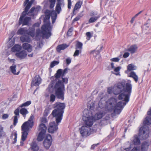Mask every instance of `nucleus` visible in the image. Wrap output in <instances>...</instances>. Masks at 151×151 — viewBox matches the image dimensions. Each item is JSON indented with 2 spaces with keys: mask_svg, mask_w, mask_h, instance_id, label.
Listing matches in <instances>:
<instances>
[{
  "mask_svg": "<svg viewBox=\"0 0 151 151\" xmlns=\"http://www.w3.org/2000/svg\"><path fill=\"white\" fill-rule=\"evenodd\" d=\"M88 106L89 109H85L83 114L82 119L85 125L81 127L79 130L81 134L83 137H87L91 134L93 130L91 129L90 127L92 126L94 121V111L93 106Z\"/></svg>",
  "mask_w": 151,
  "mask_h": 151,
  "instance_id": "1",
  "label": "nucleus"
},
{
  "mask_svg": "<svg viewBox=\"0 0 151 151\" xmlns=\"http://www.w3.org/2000/svg\"><path fill=\"white\" fill-rule=\"evenodd\" d=\"M62 70L59 69L57 71L55 76L51 77V81L47 89L50 93L55 91L56 97L63 100L65 91V86L62 83V81L59 79L61 76L62 77Z\"/></svg>",
  "mask_w": 151,
  "mask_h": 151,
  "instance_id": "2",
  "label": "nucleus"
},
{
  "mask_svg": "<svg viewBox=\"0 0 151 151\" xmlns=\"http://www.w3.org/2000/svg\"><path fill=\"white\" fill-rule=\"evenodd\" d=\"M130 83L126 82L125 80L118 82L115 84L113 88V93L115 95H118V99L121 100L126 98V100H129L130 96L132 91V85Z\"/></svg>",
  "mask_w": 151,
  "mask_h": 151,
  "instance_id": "3",
  "label": "nucleus"
},
{
  "mask_svg": "<svg viewBox=\"0 0 151 151\" xmlns=\"http://www.w3.org/2000/svg\"><path fill=\"white\" fill-rule=\"evenodd\" d=\"M65 107L64 104H57L55 107L54 109L52 111V114L55 118L57 125H56L54 122L49 124L48 129V132L49 133H53L58 129L57 125L62 119L64 109Z\"/></svg>",
  "mask_w": 151,
  "mask_h": 151,
  "instance_id": "4",
  "label": "nucleus"
},
{
  "mask_svg": "<svg viewBox=\"0 0 151 151\" xmlns=\"http://www.w3.org/2000/svg\"><path fill=\"white\" fill-rule=\"evenodd\" d=\"M50 15L51 16V12L50 14L45 15L44 20V24L42 27L41 30L39 29L36 30V38L39 36H41V35L43 37L46 39L48 38L51 36L52 27L50 26L49 21Z\"/></svg>",
  "mask_w": 151,
  "mask_h": 151,
  "instance_id": "5",
  "label": "nucleus"
},
{
  "mask_svg": "<svg viewBox=\"0 0 151 151\" xmlns=\"http://www.w3.org/2000/svg\"><path fill=\"white\" fill-rule=\"evenodd\" d=\"M144 125L141 127L139 131V136L142 139H145L149 137V129L147 125L151 124V117H147L143 122Z\"/></svg>",
  "mask_w": 151,
  "mask_h": 151,
  "instance_id": "6",
  "label": "nucleus"
},
{
  "mask_svg": "<svg viewBox=\"0 0 151 151\" xmlns=\"http://www.w3.org/2000/svg\"><path fill=\"white\" fill-rule=\"evenodd\" d=\"M34 117L31 115L28 120L24 123L22 125L21 128L22 130V140L25 141L28 135V132L30 128H32L33 125V120Z\"/></svg>",
  "mask_w": 151,
  "mask_h": 151,
  "instance_id": "7",
  "label": "nucleus"
},
{
  "mask_svg": "<svg viewBox=\"0 0 151 151\" xmlns=\"http://www.w3.org/2000/svg\"><path fill=\"white\" fill-rule=\"evenodd\" d=\"M57 2L55 7V11H52L51 12L52 23L53 24L55 22L57 17V14L60 13L62 11V8L65 5L64 0H57Z\"/></svg>",
  "mask_w": 151,
  "mask_h": 151,
  "instance_id": "8",
  "label": "nucleus"
},
{
  "mask_svg": "<svg viewBox=\"0 0 151 151\" xmlns=\"http://www.w3.org/2000/svg\"><path fill=\"white\" fill-rule=\"evenodd\" d=\"M106 106L109 108L108 109L109 111L113 112L112 115H114L113 114H119L122 111L123 108L126 104H107Z\"/></svg>",
  "mask_w": 151,
  "mask_h": 151,
  "instance_id": "9",
  "label": "nucleus"
},
{
  "mask_svg": "<svg viewBox=\"0 0 151 151\" xmlns=\"http://www.w3.org/2000/svg\"><path fill=\"white\" fill-rule=\"evenodd\" d=\"M46 129L47 127L45 124L41 123L39 125L38 127V130L40 132L37 137L38 141H40L43 139Z\"/></svg>",
  "mask_w": 151,
  "mask_h": 151,
  "instance_id": "10",
  "label": "nucleus"
},
{
  "mask_svg": "<svg viewBox=\"0 0 151 151\" xmlns=\"http://www.w3.org/2000/svg\"><path fill=\"white\" fill-rule=\"evenodd\" d=\"M131 141L132 144H131L129 147L124 149V150L127 151H130L131 148L133 147V145H138L140 144V139L137 135H135L131 139Z\"/></svg>",
  "mask_w": 151,
  "mask_h": 151,
  "instance_id": "11",
  "label": "nucleus"
},
{
  "mask_svg": "<svg viewBox=\"0 0 151 151\" xmlns=\"http://www.w3.org/2000/svg\"><path fill=\"white\" fill-rule=\"evenodd\" d=\"M117 102V99L116 98L112 97L108 99L107 101L105 102V104H127L129 100H126V98L124 97V99Z\"/></svg>",
  "mask_w": 151,
  "mask_h": 151,
  "instance_id": "12",
  "label": "nucleus"
},
{
  "mask_svg": "<svg viewBox=\"0 0 151 151\" xmlns=\"http://www.w3.org/2000/svg\"><path fill=\"white\" fill-rule=\"evenodd\" d=\"M52 138L51 135L47 134L46 136V139L44 140L43 144L44 147L46 149L48 148L51 144Z\"/></svg>",
  "mask_w": 151,
  "mask_h": 151,
  "instance_id": "13",
  "label": "nucleus"
},
{
  "mask_svg": "<svg viewBox=\"0 0 151 151\" xmlns=\"http://www.w3.org/2000/svg\"><path fill=\"white\" fill-rule=\"evenodd\" d=\"M103 47V44H101L100 46L98 45L97 47L96 48V50H95V53L96 55L95 56V58H96L97 60H101V57L100 52H101L102 49Z\"/></svg>",
  "mask_w": 151,
  "mask_h": 151,
  "instance_id": "14",
  "label": "nucleus"
},
{
  "mask_svg": "<svg viewBox=\"0 0 151 151\" xmlns=\"http://www.w3.org/2000/svg\"><path fill=\"white\" fill-rule=\"evenodd\" d=\"M38 24L36 23L35 24L31 27H29V29L27 30V34L30 35L32 37H33L35 35V27L36 26L38 27L39 26Z\"/></svg>",
  "mask_w": 151,
  "mask_h": 151,
  "instance_id": "15",
  "label": "nucleus"
},
{
  "mask_svg": "<svg viewBox=\"0 0 151 151\" xmlns=\"http://www.w3.org/2000/svg\"><path fill=\"white\" fill-rule=\"evenodd\" d=\"M42 79L38 75H36L33 79L31 85L35 86H38L41 83Z\"/></svg>",
  "mask_w": 151,
  "mask_h": 151,
  "instance_id": "16",
  "label": "nucleus"
},
{
  "mask_svg": "<svg viewBox=\"0 0 151 151\" xmlns=\"http://www.w3.org/2000/svg\"><path fill=\"white\" fill-rule=\"evenodd\" d=\"M40 6H38L36 7H32L29 12H28L27 15L32 17H34L35 12H37L40 10Z\"/></svg>",
  "mask_w": 151,
  "mask_h": 151,
  "instance_id": "17",
  "label": "nucleus"
},
{
  "mask_svg": "<svg viewBox=\"0 0 151 151\" xmlns=\"http://www.w3.org/2000/svg\"><path fill=\"white\" fill-rule=\"evenodd\" d=\"M31 19L30 17H26L24 18L21 20L19 19V24H22V25H28Z\"/></svg>",
  "mask_w": 151,
  "mask_h": 151,
  "instance_id": "18",
  "label": "nucleus"
},
{
  "mask_svg": "<svg viewBox=\"0 0 151 151\" xmlns=\"http://www.w3.org/2000/svg\"><path fill=\"white\" fill-rule=\"evenodd\" d=\"M15 55L19 58L22 59L26 58L27 55V54L26 51L23 50L17 52Z\"/></svg>",
  "mask_w": 151,
  "mask_h": 151,
  "instance_id": "19",
  "label": "nucleus"
},
{
  "mask_svg": "<svg viewBox=\"0 0 151 151\" xmlns=\"http://www.w3.org/2000/svg\"><path fill=\"white\" fill-rule=\"evenodd\" d=\"M138 48L137 45L136 44L132 45L129 48L125 49V50L130 52L131 54L134 53Z\"/></svg>",
  "mask_w": 151,
  "mask_h": 151,
  "instance_id": "20",
  "label": "nucleus"
},
{
  "mask_svg": "<svg viewBox=\"0 0 151 151\" xmlns=\"http://www.w3.org/2000/svg\"><path fill=\"white\" fill-rule=\"evenodd\" d=\"M19 107L17 108L14 111V113L15 115L14 117L13 120V124L14 126H15L17 122L18 117L19 115Z\"/></svg>",
  "mask_w": 151,
  "mask_h": 151,
  "instance_id": "21",
  "label": "nucleus"
},
{
  "mask_svg": "<svg viewBox=\"0 0 151 151\" xmlns=\"http://www.w3.org/2000/svg\"><path fill=\"white\" fill-rule=\"evenodd\" d=\"M149 145V143L147 141L143 142L141 145L142 151H147L148 149Z\"/></svg>",
  "mask_w": 151,
  "mask_h": 151,
  "instance_id": "22",
  "label": "nucleus"
},
{
  "mask_svg": "<svg viewBox=\"0 0 151 151\" xmlns=\"http://www.w3.org/2000/svg\"><path fill=\"white\" fill-rule=\"evenodd\" d=\"M22 47L23 49L27 50L29 52H30L32 50V46L28 43H23Z\"/></svg>",
  "mask_w": 151,
  "mask_h": 151,
  "instance_id": "23",
  "label": "nucleus"
},
{
  "mask_svg": "<svg viewBox=\"0 0 151 151\" xmlns=\"http://www.w3.org/2000/svg\"><path fill=\"white\" fill-rule=\"evenodd\" d=\"M68 46V45L65 44H63L58 45L56 48V50L58 52H60L61 50H64Z\"/></svg>",
  "mask_w": 151,
  "mask_h": 151,
  "instance_id": "24",
  "label": "nucleus"
},
{
  "mask_svg": "<svg viewBox=\"0 0 151 151\" xmlns=\"http://www.w3.org/2000/svg\"><path fill=\"white\" fill-rule=\"evenodd\" d=\"M129 76L133 78L136 82H137L138 80V77L134 71H131L129 73Z\"/></svg>",
  "mask_w": 151,
  "mask_h": 151,
  "instance_id": "25",
  "label": "nucleus"
},
{
  "mask_svg": "<svg viewBox=\"0 0 151 151\" xmlns=\"http://www.w3.org/2000/svg\"><path fill=\"white\" fill-rule=\"evenodd\" d=\"M30 148L32 151H37L39 149V147L36 142H33L31 145Z\"/></svg>",
  "mask_w": 151,
  "mask_h": 151,
  "instance_id": "26",
  "label": "nucleus"
},
{
  "mask_svg": "<svg viewBox=\"0 0 151 151\" xmlns=\"http://www.w3.org/2000/svg\"><path fill=\"white\" fill-rule=\"evenodd\" d=\"M29 9V8H28V7L27 8V6H26L24 9V11L22 12L20 17L19 19H20V20H22V19L24 18V17L27 15V12Z\"/></svg>",
  "mask_w": 151,
  "mask_h": 151,
  "instance_id": "27",
  "label": "nucleus"
},
{
  "mask_svg": "<svg viewBox=\"0 0 151 151\" xmlns=\"http://www.w3.org/2000/svg\"><path fill=\"white\" fill-rule=\"evenodd\" d=\"M22 49L21 46L19 45H15L11 48V50L13 52L19 51Z\"/></svg>",
  "mask_w": 151,
  "mask_h": 151,
  "instance_id": "28",
  "label": "nucleus"
},
{
  "mask_svg": "<svg viewBox=\"0 0 151 151\" xmlns=\"http://www.w3.org/2000/svg\"><path fill=\"white\" fill-rule=\"evenodd\" d=\"M20 40L22 42H29L30 41V38L27 36L22 35L21 37Z\"/></svg>",
  "mask_w": 151,
  "mask_h": 151,
  "instance_id": "29",
  "label": "nucleus"
},
{
  "mask_svg": "<svg viewBox=\"0 0 151 151\" xmlns=\"http://www.w3.org/2000/svg\"><path fill=\"white\" fill-rule=\"evenodd\" d=\"M82 4V2L81 1H78L75 4L73 10V13H74V12L78 9H80Z\"/></svg>",
  "mask_w": 151,
  "mask_h": 151,
  "instance_id": "30",
  "label": "nucleus"
},
{
  "mask_svg": "<svg viewBox=\"0 0 151 151\" xmlns=\"http://www.w3.org/2000/svg\"><path fill=\"white\" fill-rule=\"evenodd\" d=\"M16 65H12L10 66V69L12 73L15 75H18L19 73V71L16 73Z\"/></svg>",
  "mask_w": 151,
  "mask_h": 151,
  "instance_id": "31",
  "label": "nucleus"
},
{
  "mask_svg": "<svg viewBox=\"0 0 151 151\" xmlns=\"http://www.w3.org/2000/svg\"><path fill=\"white\" fill-rule=\"evenodd\" d=\"M17 34L19 35L27 34V30H26L24 28H22L19 29L17 31Z\"/></svg>",
  "mask_w": 151,
  "mask_h": 151,
  "instance_id": "32",
  "label": "nucleus"
},
{
  "mask_svg": "<svg viewBox=\"0 0 151 151\" xmlns=\"http://www.w3.org/2000/svg\"><path fill=\"white\" fill-rule=\"evenodd\" d=\"M137 67L134 65L132 64H130L128 65L127 66V69L130 71H132L136 69Z\"/></svg>",
  "mask_w": 151,
  "mask_h": 151,
  "instance_id": "33",
  "label": "nucleus"
},
{
  "mask_svg": "<svg viewBox=\"0 0 151 151\" xmlns=\"http://www.w3.org/2000/svg\"><path fill=\"white\" fill-rule=\"evenodd\" d=\"M104 116L103 113L102 112H99L95 114V120L99 119L102 118Z\"/></svg>",
  "mask_w": 151,
  "mask_h": 151,
  "instance_id": "34",
  "label": "nucleus"
},
{
  "mask_svg": "<svg viewBox=\"0 0 151 151\" xmlns=\"http://www.w3.org/2000/svg\"><path fill=\"white\" fill-rule=\"evenodd\" d=\"M17 93L14 94V95L8 99L9 101V103H12V101H16L17 98Z\"/></svg>",
  "mask_w": 151,
  "mask_h": 151,
  "instance_id": "35",
  "label": "nucleus"
},
{
  "mask_svg": "<svg viewBox=\"0 0 151 151\" xmlns=\"http://www.w3.org/2000/svg\"><path fill=\"white\" fill-rule=\"evenodd\" d=\"M20 113L24 117H25L26 115L28 113V111L26 109L22 108L20 110Z\"/></svg>",
  "mask_w": 151,
  "mask_h": 151,
  "instance_id": "36",
  "label": "nucleus"
},
{
  "mask_svg": "<svg viewBox=\"0 0 151 151\" xmlns=\"http://www.w3.org/2000/svg\"><path fill=\"white\" fill-rule=\"evenodd\" d=\"M121 69V67L120 66H119L117 67H115V68L114 69V71L117 73H114L116 75H120V72L119 71Z\"/></svg>",
  "mask_w": 151,
  "mask_h": 151,
  "instance_id": "37",
  "label": "nucleus"
},
{
  "mask_svg": "<svg viewBox=\"0 0 151 151\" xmlns=\"http://www.w3.org/2000/svg\"><path fill=\"white\" fill-rule=\"evenodd\" d=\"M83 44L82 43L79 42H77L76 45V49H79L81 50L82 48Z\"/></svg>",
  "mask_w": 151,
  "mask_h": 151,
  "instance_id": "38",
  "label": "nucleus"
},
{
  "mask_svg": "<svg viewBox=\"0 0 151 151\" xmlns=\"http://www.w3.org/2000/svg\"><path fill=\"white\" fill-rule=\"evenodd\" d=\"M50 3V8H53L55 5V0H49Z\"/></svg>",
  "mask_w": 151,
  "mask_h": 151,
  "instance_id": "39",
  "label": "nucleus"
},
{
  "mask_svg": "<svg viewBox=\"0 0 151 151\" xmlns=\"http://www.w3.org/2000/svg\"><path fill=\"white\" fill-rule=\"evenodd\" d=\"M64 76H62V83H63V85L65 86L64 84H67L68 83V78H64Z\"/></svg>",
  "mask_w": 151,
  "mask_h": 151,
  "instance_id": "40",
  "label": "nucleus"
},
{
  "mask_svg": "<svg viewBox=\"0 0 151 151\" xmlns=\"http://www.w3.org/2000/svg\"><path fill=\"white\" fill-rule=\"evenodd\" d=\"M59 63V62L58 61H54L52 62L50 64V67H53L55 65H57Z\"/></svg>",
  "mask_w": 151,
  "mask_h": 151,
  "instance_id": "41",
  "label": "nucleus"
},
{
  "mask_svg": "<svg viewBox=\"0 0 151 151\" xmlns=\"http://www.w3.org/2000/svg\"><path fill=\"white\" fill-rule=\"evenodd\" d=\"M35 1V0H31L29 2L26 6H27V8L28 7L30 9Z\"/></svg>",
  "mask_w": 151,
  "mask_h": 151,
  "instance_id": "42",
  "label": "nucleus"
},
{
  "mask_svg": "<svg viewBox=\"0 0 151 151\" xmlns=\"http://www.w3.org/2000/svg\"><path fill=\"white\" fill-rule=\"evenodd\" d=\"M119 60L120 59L118 57L110 59L111 61L114 62H118Z\"/></svg>",
  "mask_w": 151,
  "mask_h": 151,
  "instance_id": "43",
  "label": "nucleus"
},
{
  "mask_svg": "<svg viewBox=\"0 0 151 151\" xmlns=\"http://www.w3.org/2000/svg\"><path fill=\"white\" fill-rule=\"evenodd\" d=\"M81 52V50H79L76 49L73 54V56L74 57L77 56L78 55L79 53Z\"/></svg>",
  "mask_w": 151,
  "mask_h": 151,
  "instance_id": "44",
  "label": "nucleus"
},
{
  "mask_svg": "<svg viewBox=\"0 0 151 151\" xmlns=\"http://www.w3.org/2000/svg\"><path fill=\"white\" fill-rule=\"evenodd\" d=\"M86 39L87 40H89L92 36L90 32H87L86 33Z\"/></svg>",
  "mask_w": 151,
  "mask_h": 151,
  "instance_id": "45",
  "label": "nucleus"
},
{
  "mask_svg": "<svg viewBox=\"0 0 151 151\" xmlns=\"http://www.w3.org/2000/svg\"><path fill=\"white\" fill-rule=\"evenodd\" d=\"M55 96L54 94H51L50 96V101L52 102H54L55 100Z\"/></svg>",
  "mask_w": 151,
  "mask_h": 151,
  "instance_id": "46",
  "label": "nucleus"
},
{
  "mask_svg": "<svg viewBox=\"0 0 151 151\" xmlns=\"http://www.w3.org/2000/svg\"><path fill=\"white\" fill-rule=\"evenodd\" d=\"M113 88L111 87H109L108 88L107 92L109 94H111L112 92L113 93Z\"/></svg>",
  "mask_w": 151,
  "mask_h": 151,
  "instance_id": "47",
  "label": "nucleus"
},
{
  "mask_svg": "<svg viewBox=\"0 0 151 151\" xmlns=\"http://www.w3.org/2000/svg\"><path fill=\"white\" fill-rule=\"evenodd\" d=\"M73 31V28L72 27H71L70 28L67 32V35L69 36H71L72 35L71 33Z\"/></svg>",
  "mask_w": 151,
  "mask_h": 151,
  "instance_id": "48",
  "label": "nucleus"
},
{
  "mask_svg": "<svg viewBox=\"0 0 151 151\" xmlns=\"http://www.w3.org/2000/svg\"><path fill=\"white\" fill-rule=\"evenodd\" d=\"M71 59L70 58H68L66 59V62L67 65H68L71 63Z\"/></svg>",
  "mask_w": 151,
  "mask_h": 151,
  "instance_id": "49",
  "label": "nucleus"
},
{
  "mask_svg": "<svg viewBox=\"0 0 151 151\" xmlns=\"http://www.w3.org/2000/svg\"><path fill=\"white\" fill-rule=\"evenodd\" d=\"M40 121L41 123H45L47 122V120L46 118L45 117H43L41 118Z\"/></svg>",
  "mask_w": 151,
  "mask_h": 151,
  "instance_id": "50",
  "label": "nucleus"
},
{
  "mask_svg": "<svg viewBox=\"0 0 151 151\" xmlns=\"http://www.w3.org/2000/svg\"><path fill=\"white\" fill-rule=\"evenodd\" d=\"M71 0H68V9H71Z\"/></svg>",
  "mask_w": 151,
  "mask_h": 151,
  "instance_id": "51",
  "label": "nucleus"
},
{
  "mask_svg": "<svg viewBox=\"0 0 151 151\" xmlns=\"http://www.w3.org/2000/svg\"><path fill=\"white\" fill-rule=\"evenodd\" d=\"M69 70V69H68L67 68H65L64 69L63 71H62V75L63 76H64L65 74L67 73L68 72V70Z\"/></svg>",
  "mask_w": 151,
  "mask_h": 151,
  "instance_id": "52",
  "label": "nucleus"
},
{
  "mask_svg": "<svg viewBox=\"0 0 151 151\" xmlns=\"http://www.w3.org/2000/svg\"><path fill=\"white\" fill-rule=\"evenodd\" d=\"M130 55V53L128 52H125L123 55V57L124 58L128 57Z\"/></svg>",
  "mask_w": 151,
  "mask_h": 151,
  "instance_id": "53",
  "label": "nucleus"
},
{
  "mask_svg": "<svg viewBox=\"0 0 151 151\" xmlns=\"http://www.w3.org/2000/svg\"><path fill=\"white\" fill-rule=\"evenodd\" d=\"M91 97H90L88 99V102L87 104H94L93 102V99L92 100H91L90 99H91Z\"/></svg>",
  "mask_w": 151,
  "mask_h": 151,
  "instance_id": "54",
  "label": "nucleus"
},
{
  "mask_svg": "<svg viewBox=\"0 0 151 151\" xmlns=\"http://www.w3.org/2000/svg\"><path fill=\"white\" fill-rule=\"evenodd\" d=\"M82 16H78L75 18L73 20V22H75L78 20Z\"/></svg>",
  "mask_w": 151,
  "mask_h": 151,
  "instance_id": "55",
  "label": "nucleus"
},
{
  "mask_svg": "<svg viewBox=\"0 0 151 151\" xmlns=\"http://www.w3.org/2000/svg\"><path fill=\"white\" fill-rule=\"evenodd\" d=\"M14 141L13 142V143H15L17 141V134L16 133H14Z\"/></svg>",
  "mask_w": 151,
  "mask_h": 151,
  "instance_id": "56",
  "label": "nucleus"
},
{
  "mask_svg": "<svg viewBox=\"0 0 151 151\" xmlns=\"http://www.w3.org/2000/svg\"><path fill=\"white\" fill-rule=\"evenodd\" d=\"M14 44V42L13 41H11L9 42L8 44V47H10L13 46Z\"/></svg>",
  "mask_w": 151,
  "mask_h": 151,
  "instance_id": "57",
  "label": "nucleus"
},
{
  "mask_svg": "<svg viewBox=\"0 0 151 151\" xmlns=\"http://www.w3.org/2000/svg\"><path fill=\"white\" fill-rule=\"evenodd\" d=\"M131 151H139V147H134Z\"/></svg>",
  "mask_w": 151,
  "mask_h": 151,
  "instance_id": "58",
  "label": "nucleus"
},
{
  "mask_svg": "<svg viewBox=\"0 0 151 151\" xmlns=\"http://www.w3.org/2000/svg\"><path fill=\"white\" fill-rule=\"evenodd\" d=\"M9 117V115L7 114H4L2 116V118L3 119H5Z\"/></svg>",
  "mask_w": 151,
  "mask_h": 151,
  "instance_id": "59",
  "label": "nucleus"
},
{
  "mask_svg": "<svg viewBox=\"0 0 151 151\" xmlns=\"http://www.w3.org/2000/svg\"><path fill=\"white\" fill-rule=\"evenodd\" d=\"M94 22V18L93 17H91L89 20V23Z\"/></svg>",
  "mask_w": 151,
  "mask_h": 151,
  "instance_id": "60",
  "label": "nucleus"
},
{
  "mask_svg": "<svg viewBox=\"0 0 151 151\" xmlns=\"http://www.w3.org/2000/svg\"><path fill=\"white\" fill-rule=\"evenodd\" d=\"M5 134L3 130L0 132V135L1 136H5Z\"/></svg>",
  "mask_w": 151,
  "mask_h": 151,
  "instance_id": "61",
  "label": "nucleus"
},
{
  "mask_svg": "<svg viewBox=\"0 0 151 151\" xmlns=\"http://www.w3.org/2000/svg\"><path fill=\"white\" fill-rule=\"evenodd\" d=\"M100 16L101 14H99L97 16H95V22L100 17Z\"/></svg>",
  "mask_w": 151,
  "mask_h": 151,
  "instance_id": "62",
  "label": "nucleus"
},
{
  "mask_svg": "<svg viewBox=\"0 0 151 151\" xmlns=\"http://www.w3.org/2000/svg\"><path fill=\"white\" fill-rule=\"evenodd\" d=\"M8 60L9 62H12L13 63H14L15 62V59H11L9 58H8Z\"/></svg>",
  "mask_w": 151,
  "mask_h": 151,
  "instance_id": "63",
  "label": "nucleus"
},
{
  "mask_svg": "<svg viewBox=\"0 0 151 151\" xmlns=\"http://www.w3.org/2000/svg\"><path fill=\"white\" fill-rule=\"evenodd\" d=\"M29 0H25V1H24L23 4L24 6H25L29 2Z\"/></svg>",
  "mask_w": 151,
  "mask_h": 151,
  "instance_id": "64",
  "label": "nucleus"
}]
</instances>
